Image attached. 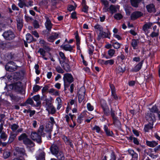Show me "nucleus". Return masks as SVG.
<instances>
[{
    "label": "nucleus",
    "instance_id": "32",
    "mask_svg": "<svg viewBox=\"0 0 160 160\" xmlns=\"http://www.w3.org/2000/svg\"><path fill=\"white\" fill-rule=\"evenodd\" d=\"M104 129L105 132L106 133V135L108 136H112L113 134L112 132L110 131L109 129H108V127L106 125H105L104 126Z\"/></svg>",
    "mask_w": 160,
    "mask_h": 160
},
{
    "label": "nucleus",
    "instance_id": "24",
    "mask_svg": "<svg viewBox=\"0 0 160 160\" xmlns=\"http://www.w3.org/2000/svg\"><path fill=\"white\" fill-rule=\"evenodd\" d=\"M41 87L38 85L35 84L32 88V92L31 93V95H32L38 92L41 88Z\"/></svg>",
    "mask_w": 160,
    "mask_h": 160
},
{
    "label": "nucleus",
    "instance_id": "54",
    "mask_svg": "<svg viewBox=\"0 0 160 160\" xmlns=\"http://www.w3.org/2000/svg\"><path fill=\"white\" fill-rule=\"evenodd\" d=\"M87 109L89 111H92L94 109L93 107L91 105L90 103H88L87 104Z\"/></svg>",
    "mask_w": 160,
    "mask_h": 160
},
{
    "label": "nucleus",
    "instance_id": "60",
    "mask_svg": "<svg viewBox=\"0 0 160 160\" xmlns=\"http://www.w3.org/2000/svg\"><path fill=\"white\" fill-rule=\"evenodd\" d=\"M59 54L60 56L62 59V61H66L67 60V59L66 58L63 53L62 52H60Z\"/></svg>",
    "mask_w": 160,
    "mask_h": 160
},
{
    "label": "nucleus",
    "instance_id": "18",
    "mask_svg": "<svg viewBox=\"0 0 160 160\" xmlns=\"http://www.w3.org/2000/svg\"><path fill=\"white\" fill-rule=\"evenodd\" d=\"M50 150L52 154L54 155H55L59 151L58 146L54 144H53L51 145L50 148Z\"/></svg>",
    "mask_w": 160,
    "mask_h": 160
},
{
    "label": "nucleus",
    "instance_id": "48",
    "mask_svg": "<svg viewBox=\"0 0 160 160\" xmlns=\"http://www.w3.org/2000/svg\"><path fill=\"white\" fill-rule=\"evenodd\" d=\"M38 52H39L42 57L45 56L46 51L43 48H40L38 51Z\"/></svg>",
    "mask_w": 160,
    "mask_h": 160
},
{
    "label": "nucleus",
    "instance_id": "22",
    "mask_svg": "<svg viewBox=\"0 0 160 160\" xmlns=\"http://www.w3.org/2000/svg\"><path fill=\"white\" fill-rule=\"evenodd\" d=\"M59 34L57 33H54L53 34L48 37L47 38L48 41L53 42L54 40L58 38Z\"/></svg>",
    "mask_w": 160,
    "mask_h": 160
},
{
    "label": "nucleus",
    "instance_id": "37",
    "mask_svg": "<svg viewBox=\"0 0 160 160\" xmlns=\"http://www.w3.org/2000/svg\"><path fill=\"white\" fill-rule=\"evenodd\" d=\"M17 134H10V136L9 137V140L8 141V143H10L13 142L15 138H16Z\"/></svg>",
    "mask_w": 160,
    "mask_h": 160
},
{
    "label": "nucleus",
    "instance_id": "36",
    "mask_svg": "<svg viewBox=\"0 0 160 160\" xmlns=\"http://www.w3.org/2000/svg\"><path fill=\"white\" fill-rule=\"evenodd\" d=\"M118 8V6H116L113 5H111L108 8V11H110L111 13H113L117 12V8Z\"/></svg>",
    "mask_w": 160,
    "mask_h": 160
},
{
    "label": "nucleus",
    "instance_id": "42",
    "mask_svg": "<svg viewBox=\"0 0 160 160\" xmlns=\"http://www.w3.org/2000/svg\"><path fill=\"white\" fill-rule=\"evenodd\" d=\"M10 96L12 100H13L16 102H19L21 99L20 97L16 96L12 94L10 95Z\"/></svg>",
    "mask_w": 160,
    "mask_h": 160
},
{
    "label": "nucleus",
    "instance_id": "7",
    "mask_svg": "<svg viewBox=\"0 0 160 160\" xmlns=\"http://www.w3.org/2000/svg\"><path fill=\"white\" fill-rule=\"evenodd\" d=\"M146 118L148 123H153L156 121V118L154 113L148 112L146 114Z\"/></svg>",
    "mask_w": 160,
    "mask_h": 160
},
{
    "label": "nucleus",
    "instance_id": "29",
    "mask_svg": "<svg viewBox=\"0 0 160 160\" xmlns=\"http://www.w3.org/2000/svg\"><path fill=\"white\" fill-rule=\"evenodd\" d=\"M143 62V61L141 62L135 66L132 69V71L134 72H137L139 71L142 67Z\"/></svg>",
    "mask_w": 160,
    "mask_h": 160
},
{
    "label": "nucleus",
    "instance_id": "13",
    "mask_svg": "<svg viewBox=\"0 0 160 160\" xmlns=\"http://www.w3.org/2000/svg\"><path fill=\"white\" fill-rule=\"evenodd\" d=\"M17 26L18 29L20 31L23 27V22L22 17L21 16H18L16 18Z\"/></svg>",
    "mask_w": 160,
    "mask_h": 160
},
{
    "label": "nucleus",
    "instance_id": "43",
    "mask_svg": "<svg viewBox=\"0 0 160 160\" xmlns=\"http://www.w3.org/2000/svg\"><path fill=\"white\" fill-rule=\"evenodd\" d=\"M84 113H85V112H83L82 114L80 115L78 117L77 122L78 123H81L82 121L83 120Z\"/></svg>",
    "mask_w": 160,
    "mask_h": 160
},
{
    "label": "nucleus",
    "instance_id": "47",
    "mask_svg": "<svg viewBox=\"0 0 160 160\" xmlns=\"http://www.w3.org/2000/svg\"><path fill=\"white\" fill-rule=\"evenodd\" d=\"M150 111V112L153 113V112H157L158 110L157 107L156 106H154L152 107V108L151 109Z\"/></svg>",
    "mask_w": 160,
    "mask_h": 160
},
{
    "label": "nucleus",
    "instance_id": "1",
    "mask_svg": "<svg viewBox=\"0 0 160 160\" xmlns=\"http://www.w3.org/2000/svg\"><path fill=\"white\" fill-rule=\"evenodd\" d=\"M63 80L65 89L66 90V88H68L69 84L73 81L74 78L71 74L67 73L64 74Z\"/></svg>",
    "mask_w": 160,
    "mask_h": 160
},
{
    "label": "nucleus",
    "instance_id": "64",
    "mask_svg": "<svg viewBox=\"0 0 160 160\" xmlns=\"http://www.w3.org/2000/svg\"><path fill=\"white\" fill-rule=\"evenodd\" d=\"M32 124L33 127L34 128L37 127L38 126L37 122L36 120L33 121L32 122Z\"/></svg>",
    "mask_w": 160,
    "mask_h": 160
},
{
    "label": "nucleus",
    "instance_id": "33",
    "mask_svg": "<svg viewBox=\"0 0 160 160\" xmlns=\"http://www.w3.org/2000/svg\"><path fill=\"white\" fill-rule=\"evenodd\" d=\"M115 53V51L113 49H109L108 52V53L110 57H109L108 56H106L105 58L106 59H108L109 58H111L113 57Z\"/></svg>",
    "mask_w": 160,
    "mask_h": 160
},
{
    "label": "nucleus",
    "instance_id": "41",
    "mask_svg": "<svg viewBox=\"0 0 160 160\" xmlns=\"http://www.w3.org/2000/svg\"><path fill=\"white\" fill-rule=\"evenodd\" d=\"M47 111L49 113H50L51 114H54L55 113L56 110L54 107L53 105H52L49 108V111Z\"/></svg>",
    "mask_w": 160,
    "mask_h": 160
},
{
    "label": "nucleus",
    "instance_id": "12",
    "mask_svg": "<svg viewBox=\"0 0 160 160\" xmlns=\"http://www.w3.org/2000/svg\"><path fill=\"white\" fill-rule=\"evenodd\" d=\"M60 63L62 67L65 71L67 72L70 71L71 68L68 63V60L66 61L60 60Z\"/></svg>",
    "mask_w": 160,
    "mask_h": 160
},
{
    "label": "nucleus",
    "instance_id": "25",
    "mask_svg": "<svg viewBox=\"0 0 160 160\" xmlns=\"http://www.w3.org/2000/svg\"><path fill=\"white\" fill-rule=\"evenodd\" d=\"M153 123H149L145 125L144 128V131L146 132H149L150 130H152L153 128Z\"/></svg>",
    "mask_w": 160,
    "mask_h": 160
},
{
    "label": "nucleus",
    "instance_id": "53",
    "mask_svg": "<svg viewBox=\"0 0 160 160\" xmlns=\"http://www.w3.org/2000/svg\"><path fill=\"white\" fill-rule=\"evenodd\" d=\"M117 59L118 60L122 61L125 59V57L123 54H121L117 57Z\"/></svg>",
    "mask_w": 160,
    "mask_h": 160
},
{
    "label": "nucleus",
    "instance_id": "57",
    "mask_svg": "<svg viewBox=\"0 0 160 160\" xmlns=\"http://www.w3.org/2000/svg\"><path fill=\"white\" fill-rule=\"evenodd\" d=\"M34 68L35 70V72L38 75L40 73V71L38 70V68H39V65L38 64H35Z\"/></svg>",
    "mask_w": 160,
    "mask_h": 160
},
{
    "label": "nucleus",
    "instance_id": "52",
    "mask_svg": "<svg viewBox=\"0 0 160 160\" xmlns=\"http://www.w3.org/2000/svg\"><path fill=\"white\" fill-rule=\"evenodd\" d=\"M99 34L102 38H107L108 37V34L105 32L103 31V30L100 32Z\"/></svg>",
    "mask_w": 160,
    "mask_h": 160
},
{
    "label": "nucleus",
    "instance_id": "5",
    "mask_svg": "<svg viewBox=\"0 0 160 160\" xmlns=\"http://www.w3.org/2000/svg\"><path fill=\"white\" fill-rule=\"evenodd\" d=\"M85 93V89L83 87L80 88L78 92V100L79 103L84 102L85 101L84 95Z\"/></svg>",
    "mask_w": 160,
    "mask_h": 160
},
{
    "label": "nucleus",
    "instance_id": "63",
    "mask_svg": "<svg viewBox=\"0 0 160 160\" xmlns=\"http://www.w3.org/2000/svg\"><path fill=\"white\" fill-rule=\"evenodd\" d=\"M29 104H30V98H28L26 102L24 103L22 105L23 106H26Z\"/></svg>",
    "mask_w": 160,
    "mask_h": 160
},
{
    "label": "nucleus",
    "instance_id": "50",
    "mask_svg": "<svg viewBox=\"0 0 160 160\" xmlns=\"http://www.w3.org/2000/svg\"><path fill=\"white\" fill-rule=\"evenodd\" d=\"M56 71L59 73H63L64 71L62 69L60 66H57L55 68Z\"/></svg>",
    "mask_w": 160,
    "mask_h": 160
},
{
    "label": "nucleus",
    "instance_id": "15",
    "mask_svg": "<svg viewBox=\"0 0 160 160\" xmlns=\"http://www.w3.org/2000/svg\"><path fill=\"white\" fill-rule=\"evenodd\" d=\"M142 13L140 11H136L133 12L131 16V18L132 20H135L141 17Z\"/></svg>",
    "mask_w": 160,
    "mask_h": 160
},
{
    "label": "nucleus",
    "instance_id": "2",
    "mask_svg": "<svg viewBox=\"0 0 160 160\" xmlns=\"http://www.w3.org/2000/svg\"><path fill=\"white\" fill-rule=\"evenodd\" d=\"M19 141H22L23 143L27 145L30 144V136L29 133H25L22 134L18 137Z\"/></svg>",
    "mask_w": 160,
    "mask_h": 160
},
{
    "label": "nucleus",
    "instance_id": "11",
    "mask_svg": "<svg viewBox=\"0 0 160 160\" xmlns=\"http://www.w3.org/2000/svg\"><path fill=\"white\" fill-rule=\"evenodd\" d=\"M46 21L45 23V26L46 29L49 32L51 31L52 28L53 24L52 23L50 20V17H49L47 15L45 16Z\"/></svg>",
    "mask_w": 160,
    "mask_h": 160
},
{
    "label": "nucleus",
    "instance_id": "27",
    "mask_svg": "<svg viewBox=\"0 0 160 160\" xmlns=\"http://www.w3.org/2000/svg\"><path fill=\"white\" fill-rule=\"evenodd\" d=\"M55 102L57 104V109H60L62 106V100L61 98L59 97H57L55 100Z\"/></svg>",
    "mask_w": 160,
    "mask_h": 160
},
{
    "label": "nucleus",
    "instance_id": "17",
    "mask_svg": "<svg viewBox=\"0 0 160 160\" xmlns=\"http://www.w3.org/2000/svg\"><path fill=\"white\" fill-rule=\"evenodd\" d=\"M139 44V41L138 39H133L131 42L132 47L133 49L134 50L138 49Z\"/></svg>",
    "mask_w": 160,
    "mask_h": 160
},
{
    "label": "nucleus",
    "instance_id": "30",
    "mask_svg": "<svg viewBox=\"0 0 160 160\" xmlns=\"http://www.w3.org/2000/svg\"><path fill=\"white\" fill-rule=\"evenodd\" d=\"M126 70L125 67L122 65L121 66H119L116 68V72L117 73H123Z\"/></svg>",
    "mask_w": 160,
    "mask_h": 160
},
{
    "label": "nucleus",
    "instance_id": "45",
    "mask_svg": "<svg viewBox=\"0 0 160 160\" xmlns=\"http://www.w3.org/2000/svg\"><path fill=\"white\" fill-rule=\"evenodd\" d=\"M94 28L96 31H99L100 32L103 30L102 26L99 24H97L94 26Z\"/></svg>",
    "mask_w": 160,
    "mask_h": 160
},
{
    "label": "nucleus",
    "instance_id": "34",
    "mask_svg": "<svg viewBox=\"0 0 160 160\" xmlns=\"http://www.w3.org/2000/svg\"><path fill=\"white\" fill-rule=\"evenodd\" d=\"M48 92L52 94V95L56 96H59L60 94L58 91L52 88L50 89L48 91Z\"/></svg>",
    "mask_w": 160,
    "mask_h": 160
},
{
    "label": "nucleus",
    "instance_id": "31",
    "mask_svg": "<svg viewBox=\"0 0 160 160\" xmlns=\"http://www.w3.org/2000/svg\"><path fill=\"white\" fill-rule=\"evenodd\" d=\"M61 47L66 51L71 52L73 50V46H72L69 44H66L63 45H62Z\"/></svg>",
    "mask_w": 160,
    "mask_h": 160
},
{
    "label": "nucleus",
    "instance_id": "61",
    "mask_svg": "<svg viewBox=\"0 0 160 160\" xmlns=\"http://www.w3.org/2000/svg\"><path fill=\"white\" fill-rule=\"evenodd\" d=\"M159 35L158 32H153L150 34V36L152 38L158 36Z\"/></svg>",
    "mask_w": 160,
    "mask_h": 160
},
{
    "label": "nucleus",
    "instance_id": "59",
    "mask_svg": "<svg viewBox=\"0 0 160 160\" xmlns=\"http://www.w3.org/2000/svg\"><path fill=\"white\" fill-rule=\"evenodd\" d=\"M92 130H96V132L98 133H100L101 131L100 127L96 125L93 128Z\"/></svg>",
    "mask_w": 160,
    "mask_h": 160
},
{
    "label": "nucleus",
    "instance_id": "38",
    "mask_svg": "<svg viewBox=\"0 0 160 160\" xmlns=\"http://www.w3.org/2000/svg\"><path fill=\"white\" fill-rule=\"evenodd\" d=\"M152 25V23H147L144 24L143 27V30L146 31L149 28L151 27Z\"/></svg>",
    "mask_w": 160,
    "mask_h": 160
},
{
    "label": "nucleus",
    "instance_id": "10",
    "mask_svg": "<svg viewBox=\"0 0 160 160\" xmlns=\"http://www.w3.org/2000/svg\"><path fill=\"white\" fill-rule=\"evenodd\" d=\"M101 106L103 110L104 113L108 116L109 114V109L107 105L106 101L102 99L101 101Z\"/></svg>",
    "mask_w": 160,
    "mask_h": 160
},
{
    "label": "nucleus",
    "instance_id": "6",
    "mask_svg": "<svg viewBox=\"0 0 160 160\" xmlns=\"http://www.w3.org/2000/svg\"><path fill=\"white\" fill-rule=\"evenodd\" d=\"M32 99L35 101L36 102V105L34 104V102L31 99V105H33L35 107H39L41 104V102L40 100V96L39 94H37L33 96L32 98Z\"/></svg>",
    "mask_w": 160,
    "mask_h": 160
},
{
    "label": "nucleus",
    "instance_id": "4",
    "mask_svg": "<svg viewBox=\"0 0 160 160\" xmlns=\"http://www.w3.org/2000/svg\"><path fill=\"white\" fill-rule=\"evenodd\" d=\"M43 99H45V102H43L42 104H43L44 107L46 108V110L47 111H49V108L53 105L52 103V101L53 100V99L52 97H50L49 99H47V96L46 95H43Z\"/></svg>",
    "mask_w": 160,
    "mask_h": 160
},
{
    "label": "nucleus",
    "instance_id": "51",
    "mask_svg": "<svg viewBox=\"0 0 160 160\" xmlns=\"http://www.w3.org/2000/svg\"><path fill=\"white\" fill-rule=\"evenodd\" d=\"M18 128V126L16 124H14L11 126V128L13 131L16 130Z\"/></svg>",
    "mask_w": 160,
    "mask_h": 160
},
{
    "label": "nucleus",
    "instance_id": "39",
    "mask_svg": "<svg viewBox=\"0 0 160 160\" xmlns=\"http://www.w3.org/2000/svg\"><path fill=\"white\" fill-rule=\"evenodd\" d=\"M112 119L113 120V123L115 126L116 127H118L120 125V122L119 120L118 119L117 117L114 118Z\"/></svg>",
    "mask_w": 160,
    "mask_h": 160
},
{
    "label": "nucleus",
    "instance_id": "23",
    "mask_svg": "<svg viewBox=\"0 0 160 160\" xmlns=\"http://www.w3.org/2000/svg\"><path fill=\"white\" fill-rule=\"evenodd\" d=\"M99 62L103 63L105 65H112L114 62V60L112 59H109L108 60L104 61L103 60H100L99 61Z\"/></svg>",
    "mask_w": 160,
    "mask_h": 160
},
{
    "label": "nucleus",
    "instance_id": "20",
    "mask_svg": "<svg viewBox=\"0 0 160 160\" xmlns=\"http://www.w3.org/2000/svg\"><path fill=\"white\" fill-rule=\"evenodd\" d=\"M104 7L102 8L103 12H106L108 11L109 4L107 0H101Z\"/></svg>",
    "mask_w": 160,
    "mask_h": 160
},
{
    "label": "nucleus",
    "instance_id": "40",
    "mask_svg": "<svg viewBox=\"0 0 160 160\" xmlns=\"http://www.w3.org/2000/svg\"><path fill=\"white\" fill-rule=\"evenodd\" d=\"M112 46L115 49H118L119 48L121 47V44L117 42H112Z\"/></svg>",
    "mask_w": 160,
    "mask_h": 160
},
{
    "label": "nucleus",
    "instance_id": "56",
    "mask_svg": "<svg viewBox=\"0 0 160 160\" xmlns=\"http://www.w3.org/2000/svg\"><path fill=\"white\" fill-rule=\"evenodd\" d=\"M10 155V153L9 152L5 151L3 154V156L4 158L6 159L8 158Z\"/></svg>",
    "mask_w": 160,
    "mask_h": 160
},
{
    "label": "nucleus",
    "instance_id": "58",
    "mask_svg": "<svg viewBox=\"0 0 160 160\" xmlns=\"http://www.w3.org/2000/svg\"><path fill=\"white\" fill-rule=\"evenodd\" d=\"M33 25L34 28H38L39 27V25L37 21L35 20L33 23Z\"/></svg>",
    "mask_w": 160,
    "mask_h": 160
},
{
    "label": "nucleus",
    "instance_id": "44",
    "mask_svg": "<svg viewBox=\"0 0 160 160\" xmlns=\"http://www.w3.org/2000/svg\"><path fill=\"white\" fill-rule=\"evenodd\" d=\"M129 139L130 140H133V142L136 145H138L139 144V142L138 139L136 138L131 136L129 137Z\"/></svg>",
    "mask_w": 160,
    "mask_h": 160
},
{
    "label": "nucleus",
    "instance_id": "19",
    "mask_svg": "<svg viewBox=\"0 0 160 160\" xmlns=\"http://www.w3.org/2000/svg\"><path fill=\"white\" fill-rule=\"evenodd\" d=\"M147 11L149 13L154 12H156L155 6L153 4H150L146 6Z\"/></svg>",
    "mask_w": 160,
    "mask_h": 160
},
{
    "label": "nucleus",
    "instance_id": "46",
    "mask_svg": "<svg viewBox=\"0 0 160 160\" xmlns=\"http://www.w3.org/2000/svg\"><path fill=\"white\" fill-rule=\"evenodd\" d=\"M50 122L51 123L50 125V126L49 127V129H48V130H50L52 128V127L53 126V124L55 123V122L54 121V118L52 117H50Z\"/></svg>",
    "mask_w": 160,
    "mask_h": 160
},
{
    "label": "nucleus",
    "instance_id": "62",
    "mask_svg": "<svg viewBox=\"0 0 160 160\" xmlns=\"http://www.w3.org/2000/svg\"><path fill=\"white\" fill-rule=\"evenodd\" d=\"M43 49L47 52H49L51 51V48L47 46V45L43 46Z\"/></svg>",
    "mask_w": 160,
    "mask_h": 160
},
{
    "label": "nucleus",
    "instance_id": "9",
    "mask_svg": "<svg viewBox=\"0 0 160 160\" xmlns=\"http://www.w3.org/2000/svg\"><path fill=\"white\" fill-rule=\"evenodd\" d=\"M15 150L16 152V154L18 157L24 158L27 156L23 148L16 147Z\"/></svg>",
    "mask_w": 160,
    "mask_h": 160
},
{
    "label": "nucleus",
    "instance_id": "49",
    "mask_svg": "<svg viewBox=\"0 0 160 160\" xmlns=\"http://www.w3.org/2000/svg\"><path fill=\"white\" fill-rule=\"evenodd\" d=\"M114 18L117 20H120L122 18V15L119 13H116L115 14Z\"/></svg>",
    "mask_w": 160,
    "mask_h": 160
},
{
    "label": "nucleus",
    "instance_id": "26",
    "mask_svg": "<svg viewBox=\"0 0 160 160\" xmlns=\"http://www.w3.org/2000/svg\"><path fill=\"white\" fill-rule=\"evenodd\" d=\"M54 156L59 160H64L65 158L63 153L61 151H59Z\"/></svg>",
    "mask_w": 160,
    "mask_h": 160
},
{
    "label": "nucleus",
    "instance_id": "35",
    "mask_svg": "<svg viewBox=\"0 0 160 160\" xmlns=\"http://www.w3.org/2000/svg\"><path fill=\"white\" fill-rule=\"evenodd\" d=\"M142 0H131V5L134 7L137 8L138 7L139 3Z\"/></svg>",
    "mask_w": 160,
    "mask_h": 160
},
{
    "label": "nucleus",
    "instance_id": "14",
    "mask_svg": "<svg viewBox=\"0 0 160 160\" xmlns=\"http://www.w3.org/2000/svg\"><path fill=\"white\" fill-rule=\"evenodd\" d=\"M31 138L34 141L38 142H41V137L35 132H32L31 134Z\"/></svg>",
    "mask_w": 160,
    "mask_h": 160
},
{
    "label": "nucleus",
    "instance_id": "55",
    "mask_svg": "<svg viewBox=\"0 0 160 160\" xmlns=\"http://www.w3.org/2000/svg\"><path fill=\"white\" fill-rule=\"evenodd\" d=\"M7 135L4 132H2L0 135V138L3 139L5 141L7 139Z\"/></svg>",
    "mask_w": 160,
    "mask_h": 160
},
{
    "label": "nucleus",
    "instance_id": "3",
    "mask_svg": "<svg viewBox=\"0 0 160 160\" xmlns=\"http://www.w3.org/2000/svg\"><path fill=\"white\" fill-rule=\"evenodd\" d=\"M5 67L6 71L12 72L16 70L18 66L15 65V63L14 62L10 61L6 64Z\"/></svg>",
    "mask_w": 160,
    "mask_h": 160
},
{
    "label": "nucleus",
    "instance_id": "16",
    "mask_svg": "<svg viewBox=\"0 0 160 160\" xmlns=\"http://www.w3.org/2000/svg\"><path fill=\"white\" fill-rule=\"evenodd\" d=\"M18 6L21 8H23L24 6L29 7L30 6V2H28L25 0H18Z\"/></svg>",
    "mask_w": 160,
    "mask_h": 160
},
{
    "label": "nucleus",
    "instance_id": "28",
    "mask_svg": "<svg viewBox=\"0 0 160 160\" xmlns=\"http://www.w3.org/2000/svg\"><path fill=\"white\" fill-rule=\"evenodd\" d=\"M146 144L148 147L153 148L156 146L158 144V143L154 141H151L147 140Z\"/></svg>",
    "mask_w": 160,
    "mask_h": 160
},
{
    "label": "nucleus",
    "instance_id": "21",
    "mask_svg": "<svg viewBox=\"0 0 160 160\" xmlns=\"http://www.w3.org/2000/svg\"><path fill=\"white\" fill-rule=\"evenodd\" d=\"M38 151L39 154L38 157L37 158V160H45V153L41 149H39Z\"/></svg>",
    "mask_w": 160,
    "mask_h": 160
},
{
    "label": "nucleus",
    "instance_id": "8",
    "mask_svg": "<svg viewBox=\"0 0 160 160\" xmlns=\"http://www.w3.org/2000/svg\"><path fill=\"white\" fill-rule=\"evenodd\" d=\"M2 35L4 38L6 40H11L15 38V35L13 33L10 31L5 32Z\"/></svg>",
    "mask_w": 160,
    "mask_h": 160
}]
</instances>
